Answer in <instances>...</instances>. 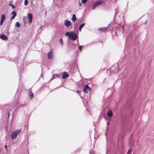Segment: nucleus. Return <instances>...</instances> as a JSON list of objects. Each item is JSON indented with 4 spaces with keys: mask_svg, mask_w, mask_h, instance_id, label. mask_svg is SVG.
I'll use <instances>...</instances> for the list:
<instances>
[{
    "mask_svg": "<svg viewBox=\"0 0 154 154\" xmlns=\"http://www.w3.org/2000/svg\"><path fill=\"white\" fill-rule=\"evenodd\" d=\"M65 35L68 36L69 38L71 39L74 41H75L77 38V34L76 33H74L73 31L66 32L65 34Z\"/></svg>",
    "mask_w": 154,
    "mask_h": 154,
    "instance_id": "f257e3e1",
    "label": "nucleus"
},
{
    "mask_svg": "<svg viewBox=\"0 0 154 154\" xmlns=\"http://www.w3.org/2000/svg\"><path fill=\"white\" fill-rule=\"evenodd\" d=\"M21 131V129H18L12 132L11 135V137L12 139L14 140L16 139L17 135L19 134Z\"/></svg>",
    "mask_w": 154,
    "mask_h": 154,
    "instance_id": "f03ea898",
    "label": "nucleus"
},
{
    "mask_svg": "<svg viewBox=\"0 0 154 154\" xmlns=\"http://www.w3.org/2000/svg\"><path fill=\"white\" fill-rule=\"evenodd\" d=\"M103 2L101 1H98L95 2L92 5V9H95L97 6L101 4Z\"/></svg>",
    "mask_w": 154,
    "mask_h": 154,
    "instance_id": "7ed1b4c3",
    "label": "nucleus"
},
{
    "mask_svg": "<svg viewBox=\"0 0 154 154\" xmlns=\"http://www.w3.org/2000/svg\"><path fill=\"white\" fill-rule=\"evenodd\" d=\"M5 14H3L2 15L0 22V25H2L3 24L5 20Z\"/></svg>",
    "mask_w": 154,
    "mask_h": 154,
    "instance_id": "20e7f679",
    "label": "nucleus"
},
{
    "mask_svg": "<svg viewBox=\"0 0 154 154\" xmlns=\"http://www.w3.org/2000/svg\"><path fill=\"white\" fill-rule=\"evenodd\" d=\"M90 88L88 86V85H86L83 89L84 92L86 94H87L90 90Z\"/></svg>",
    "mask_w": 154,
    "mask_h": 154,
    "instance_id": "39448f33",
    "label": "nucleus"
},
{
    "mask_svg": "<svg viewBox=\"0 0 154 154\" xmlns=\"http://www.w3.org/2000/svg\"><path fill=\"white\" fill-rule=\"evenodd\" d=\"M64 25L67 27L71 25V22L68 20H66L64 23Z\"/></svg>",
    "mask_w": 154,
    "mask_h": 154,
    "instance_id": "423d86ee",
    "label": "nucleus"
},
{
    "mask_svg": "<svg viewBox=\"0 0 154 154\" xmlns=\"http://www.w3.org/2000/svg\"><path fill=\"white\" fill-rule=\"evenodd\" d=\"M28 18L29 20V23H32V15L31 13H29L28 15Z\"/></svg>",
    "mask_w": 154,
    "mask_h": 154,
    "instance_id": "0eeeda50",
    "label": "nucleus"
},
{
    "mask_svg": "<svg viewBox=\"0 0 154 154\" xmlns=\"http://www.w3.org/2000/svg\"><path fill=\"white\" fill-rule=\"evenodd\" d=\"M48 58L49 59H51L53 57V52L52 50H51L48 52Z\"/></svg>",
    "mask_w": 154,
    "mask_h": 154,
    "instance_id": "6e6552de",
    "label": "nucleus"
},
{
    "mask_svg": "<svg viewBox=\"0 0 154 154\" xmlns=\"http://www.w3.org/2000/svg\"><path fill=\"white\" fill-rule=\"evenodd\" d=\"M110 24H109L107 27H104L102 28H100L98 30L100 31H106L109 27Z\"/></svg>",
    "mask_w": 154,
    "mask_h": 154,
    "instance_id": "1a4fd4ad",
    "label": "nucleus"
},
{
    "mask_svg": "<svg viewBox=\"0 0 154 154\" xmlns=\"http://www.w3.org/2000/svg\"><path fill=\"white\" fill-rule=\"evenodd\" d=\"M68 76H69V74L67 72H63V75L62 76V78L63 79H66L67 78H68Z\"/></svg>",
    "mask_w": 154,
    "mask_h": 154,
    "instance_id": "9d476101",
    "label": "nucleus"
},
{
    "mask_svg": "<svg viewBox=\"0 0 154 154\" xmlns=\"http://www.w3.org/2000/svg\"><path fill=\"white\" fill-rule=\"evenodd\" d=\"M0 38L1 39L4 40H7L8 37L5 34H2L0 35Z\"/></svg>",
    "mask_w": 154,
    "mask_h": 154,
    "instance_id": "9b49d317",
    "label": "nucleus"
},
{
    "mask_svg": "<svg viewBox=\"0 0 154 154\" xmlns=\"http://www.w3.org/2000/svg\"><path fill=\"white\" fill-rule=\"evenodd\" d=\"M107 115L109 117H112L113 115V113L112 111L111 110H110L107 113Z\"/></svg>",
    "mask_w": 154,
    "mask_h": 154,
    "instance_id": "f8f14e48",
    "label": "nucleus"
},
{
    "mask_svg": "<svg viewBox=\"0 0 154 154\" xmlns=\"http://www.w3.org/2000/svg\"><path fill=\"white\" fill-rule=\"evenodd\" d=\"M59 75L58 74H55L54 75H53L52 76V77L50 79V81H51L52 80L55 79L56 77H59Z\"/></svg>",
    "mask_w": 154,
    "mask_h": 154,
    "instance_id": "ddd939ff",
    "label": "nucleus"
},
{
    "mask_svg": "<svg viewBox=\"0 0 154 154\" xmlns=\"http://www.w3.org/2000/svg\"><path fill=\"white\" fill-rule=\"evenodd\" d=\"M76 19V16L75 14H73L72 15V21L74 22Z\"/></svg>",
    "mask_w": 154,
    "mask_h": 154,
    "instance_id": "4468645a",
    "label": "nucleus"
},
{
    "mask_svg": "<svg viewBox=\"0 0 154 154\" xmlns=\"http://www.w3.org/2000/svg\"><path fill=\"white\" fill-rule=\"evenodd\" d=\"M29 95L30 97L31 98H32L33 97V94L31 91H29Z\"/></svg>",
    "mask_w": 154,
    "mask_h": 154,
    "instance_id": "2eb2a0df",
    "label": "nucleus"
},
{
    "mask_svg": "<svg viewBox=\"0 0 154 154\" xmlns=\"http://www.w3.org/2000/svg\"><path fill=\"white\" fill-rule=\"evenodd\" d=\"M85 23H83L80 26H79V31H81V29L82 27L85 26Z\"/></svg>",
    "mask_w": 154,
    "mask_h": 154,
    "instance_id": "dca6fc26",
    "label": "nucleus"
},
{
    "mask_svg": "<svg viewBox=\"0 0 154 154\" xmlns=\"http://www.w3.org/2000/svg\"><path fill=\"white\" fill-rule=\"evenodd\" d=\"M15 26L17 27H19L20 26V23L18 22H17L16 23Z\"/></svg>",
    "mask_w": 154,
    "mask_h": 154,
    "instance_id": "f3484780",
    "label": "nucleus"
},
{
    "mask_svg": "<svg viewBox=\"0 0 154 154\" xmlns=\"http://www.w3.org/2000/svg\"><path fill=\"white\" fill-rule=\"evenodd\" d=\"M9 5L12 7L13 9H14L15 8L14 5L13 4L11 3V2L9 4Z\"/></svg>",
    "mask_w": 154,
    "mask_h": 154,
    "instance_id": "a211bd4d",
    "label": "nucleus"
},
{
    "mask_svg": "<svg viewBox=\"0 0 154 154\" xmlns=\"http://www.w3.org/2000/svg\"><path fill=\"white\" fill-rule=\"evenodd\" d=\"M11 14L13 16L16 17L17 15V13L15 11H14L11 13Z\"/></svg>",
    "mask_w": 154,
    "mask_h": 154,
    "instance_id": "6ab92c4d",
    "label": "nucleus"
},
{
    "mask_svg": "<svg viewBox=\"0 0 154 154\" xmlns=\"http://www.w3.org/2000/svg\"><path fill=\"white\" fill-rule=\"evenodd\" d=\"M28 3V1L27 0H25L24 4L25 5H27Z\"/></svg>",
    "mask_w": 154,
    "mask_h": 154,
    "instance_id": "aec40b11",
    "label": "nucleus"
},
{
    "mask_svg": "<svg viewBox=\"0 0 154 154\" xmlns=\"http://www.w3.org/2000/svg\"><path fill=\"white\" fill-rule=\"evenodd\" d=\"M60 42L62 45H63V39L62 38H60Z\"/></svg>",
    "mask_w": 154,
    "mask_h": 154,
    "instance_id": "412c9836",
    "label": "nucleus"
},
{
    "mask_svg": "<svg viewBox=\"0 0 154 154\" xmlns=\"http://www.w3.org/2000/svg\"><path fill=\"white\" fill-rule=\"evenodd\" d=\"M87 2V0H82V2L83 4H85Z\"/></svg>",
    "mask_w": 154,
    "mask_h": 154,
    "instance_id": "4be33fe9",
    "label": "nucleus"
},
{
    "mask_svg": "<svg viewBox=\"0 0 154 154\" xmlns=\"http://www.w3.org/2000/svg\"><path fill=\"white\" fill-rule=\"evenodd\" d=\"M82 47H83L82 45H81L79 47V50H80V51H81V50H82Z\"/></svg>",
    "mask_w": 154,
    "mask_h": 154,
    "instance_id": "5701e85b",
    "label": "nucleus"
},
{
    "mask_svg": "<svg viewBox=\"0 0 154 154\" xmlns=\"http://www.w3.org/2000/svg\"><path fill=\"white\" fill-rule=\"evenodd\" d=\"M15 16H12L11 17V20H12L13 19H14L15 18Z\"/></svg>",
    "mask_w": 154,
    "mask_h": 154,
    "instance_id": "b1692460",
    "label": "nucleus"
},
{
    "mask_svg": "<svg viewBox=\"0 0 154 154\" xmlns=\"http://www.w3.org/2000/svg\"><path fill=\"white\" fill-rule=\"evenodd\" d=\"M131 152L130 151V149H129L128 150V152L127 153V154H131Z\"/></svg>",
    "mask_w": 154,
    "mask_h": 154,
    "instance_id": "393cba45",
    "label": "nucleus"
},
{
    "mask_svg": "<svg viewBox=\"0 0 154 154\" xmlns=\"http://www.w3.org/2000/svg\"><path fill=\"white\" fill-rule=\"evenodd\" d=\"M5 149L7 150V145H5Z\"/></svg>",
    "mask_w": 154,
    "mask_h": 154,
    "instance_id": "a878e982",
    "label": "nucleus"
},
{
    "mask_svg": "<svg viewBox=\"0 0 154 154\" xmlns=\"http://www.w3.org/2000/svg\"><path fill=\"white\" fill-rule=\"evenodd\" d=\"M114 67L112 66L111 68V70H112L114 68Z\"/></svg>",
    "mask_w": 154,
    "mask_h": 154,
    "instance_id": "bb28decb",
    "label": "nucleus"
},
{
    "mask_svg": "<svg viewBox=\"0 0 154 154\" xmlns=\"http://www.w3.org/2000/svg\"><path fill=\"white\" fill-rule=\"evenodd\" d=\"M79 6H80L82 5V4L80 2H79Z\"/></svg>",
    "mask_w": 154,
    "mask_h": 154,
    "instance_id": "cd10ccee",
    "label": "nucleus"
},
{
    "mask_svg": "<svg viewBox=\"0 0 154 154\" xmlns=\"http://www.w3.org/2000/svg\"><path fill=\"white\" fill-rule=\"evenodd\" d=\"M8 116H9L10 115V113L9 112H8Z\"/></svg>",
    "mask_w": 154,
    "mask_h": 154,
    "instance_id": "c85d7f7f",
    "label": "nucleus"
},
{
    "mask_svg": "<svg viewBox=\"0 0 154 154\" xmlns=\"http://www.w3.org/2000/svg\"><path fill=\"white\" fill-rule=\"evenodd\" d=\"M107 125H108L109 124V122H107Z\"/></svg>",
    "mask_w": 154,
    "mask_h": 154,
    "instance_id": "c756f323",
    "label": "nucleus"
},
{
    "mask_svg": "<svg viewBox=\"0 0 154 154\" xmlns=\"http://www.w3.org/2000/svg\"><path fill=\"white\" fill-rule=\"evenodd\" d=\"M25 18V17H23V20H24V18Z\"/></svg>",
    "mask_w": 154,
    "mask_h": 154,
    "instance_id": "7c9ffc66",
    "label": "nucleus"
},
{
    "mask_svg": "<svg viewBox=\"0 0 154 154\" xmlns=\"http://www.w3.org/2000/svg\"><path fill=\"white\" fill-rule=\"evenodd\" d=\"M118 8H116V10H117V9Z\"/></svg>",
    "mask_w": 154,
    "mask_h": 154,
    "instance_id": "2f4dec72",
    "label": "nucleus"
}]
</instances>
